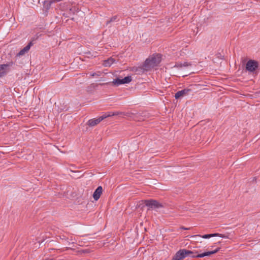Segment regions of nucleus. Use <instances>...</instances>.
Segmentation results:
<instances>
[{"label": "nucleus", "mask_w": 260, "mask_h": 260, "mask_svg": "<svg viewBox=\"0 0 260 260\" xmlns=\"http://www.w3.org/2000/svg\"><path fill=\"white\" fill-rule=\"evenodd\" d=\"M117 16H114L111 17L109 20L107 21V23H106L107 25H108L110 22L115 21L117 20Z\"/></svg>", "instance_id": "obj_16"}, {"label": "nucleus", "mask_w": 260, "mask_h": 260, "mask_svg": "<svg viewBox=\"0 0 260 260\" xmlns=\"http://www.w3.org/2000/svg\"><path fill=\"white\" fill-rule=\"evenodd\" d=\"M90 75L92 77H94V76H95L96 75H98L96 73H93V74H91Z\"/></svg>", "instance_id": "obj_19"}, {"label": "nucleus", "mask_w": 260, "mask_h": 260, "mask_svg": "<svg viewBox=\"0 0 260 260\" xmlns=\"http://www.w3.org/2000/svg\"><path fill=\"white\" fill-rule=\"evenodd\" d=\"M53 3V1L51 0H46L44 2L43 7L46 10H48L51 7V4Z\"/></svg>", "instance_id": "obj_13"}, {"label": "nucleus", "mask_w": 260, "mask_h": 260, "mask_svg": "<svg viewBox=\"0 0 260 260\" xmlns=\"http://www.w3.org/2000/svg\"><path fill=\"white\" fill-rule=\"evenodd\" d=\"M191 66V64L188 63L187 62H184L183 63H178L176 66L179 68L182 67H188V66Z\"/></svg>", "instance_id": "obj_14"}, {"label": "nucleus", "mask_w": 260, "mask_h": 260, "mask_svg": "<svg viewBox=\"0 0 260 260\" xmlns=\"http://www.w3.org/2000/svg\"><path fill=\"white\" fill-rule=\"evenodd\" d=\"M111 116H112L111 115V112H110L105 113L103 115L101 116V117L103 118V120H104L106 118L110 117Z\"/></svg>", "instance_id": "obj_15"}, {"label": "nucleus", "mask_w": 260, "mask_h": 260, "mask_svg": "<svg viewBox=\"0 0 260 260\" xmlns=\"http://www.w3.org/2000/svg\"><path fill=\"white\" fill-rule=\"evenodd\" d=\"M121 114H123L124 115H127V114H124V113H123V112H111V115L112 116H116V115H121Z\"/></svg>", "instance_id": "obj_17"}, {"label": "nucleus", "mask_w": 260, "mask_h": 260, "mask_svg": "<svg viewBox=\"0 0 260 260\" xmlns=\"http://www.w3.org/2000/svg\"><path fill=\"white\" fill-rule=\"evenodd\" d=\"M32 44V43L30 42L25 47H24L19 52L17 56H20L24 55L29 51Z\"/></svg>", "instance_id": "obj_9"}, {"label": "nucleus", "mask_w": 260, "mask_h": 260, "mask_svg": "<svg viewBox=\"0 0 260 260\" xmlns=\"http://www.w3.org/2000/svg\"><path fill=\"white\" fill-rule=\"evenodd\" d=\"M103 120V118L99 117L97 119H91L88 121L87 124L89 126H94Z\"/></svg>", "instance_id": "obj_11"}, {"label": "nucleus", "mask_w": 260, "mask_h": 260, "mask_svg": "<svg viewBox=\"0 0 260 260\" xmlns=\"http://www.w3.org/2000/svg\"><path fill=\"white\" fill-rule=\"evenodd\" d=\"M181 229L182 230H188L190 229V228H185L184 226H181Z\"/></svg>", "instance_id": "obj_18"}, {"label": "nucleus", "mask_w": 260, "mask_h": 260, "mask_svg": "<svg viewBox=\"0 0 260 260\" xmlns=\"http://www.w3.org/2000/svg\"><path fill=\"white\" fill-rule=\"evenodd\" d=\"M197 236H200L204 239H207V238H211V237H221L223 238L230 239V234L229 233H227L225 234L214 233V234L204 235L203 236H200V235L193 236V237H197Z\"/></svg>", "instance_id": "obj_5"}, {"label": "nucleus", "mask_w": 260, "mask_h": 260, "mask_svg": "<svg viewBox=\"0 0 260 260\" xmlns=\"http://www.w3.org/2000/svg\"><path fill=\"white\" fill-rule=\"evenodd\" d=\"M115 61V59L112 57H110L107 60L104 61L103 65L105 67H110Z\"/></svg>", "instance_id": "obj_12"}, {"label": "nucleus", "mask_w": 260, "mask_h": 260, "mask_svg": "<svg viewBox=\"0 0 260 260\" xmlns=\"http://www.w3.org/2000/svg\"><path fill=\"white\" fill-rule=\"evenodd\" d=\"M145 202L146 205L151 208L158 209L163 207L161 204L155 200H146Z\"/></svg>", "instance_id": "obj_6"}, {"label": "nucleus", "mask_w": 260, "mask_h": 260, "mask_svg": "<svg viewBox=\"0 0 260 260\" xmlns=\"http://www.w3.org/2000/svg\"><path fill=\"white\" fill-rule=\"evenodd\" d=\"M161 61V55H153L152 57L147 58L143 65V69L146 71L150 70L157 66Z\"/></svg>", "instance_id": "obj_2"}, {"label": "nucleus", "mask_w": 260, "mask_h": 260, "mask_svg": "<svg viewBox=\"0 0 260 260\" xmlns=\"http://www.w3.org/2000/svg\"><path fill=\"white\" fill-rule=\"evenodd\" d=\"M220 249L219 248L216 250L211 251L204 252L202 254L194 255V252L192 251L186 250L185 249H180L177 251L175 255L173 257L172 260H183V258L187 256L190 255L192 257H203L205 256H209L218 252Z\"/></svg>", "instance_id": "obj_1"}, {"label": "nucleus", "mask_w": 260, "mask_h": 260, "mask_svg": "<svg viewBox=\"0 0 260 260\" xmlns=\"http://www.w3.org/2000/svg\"><path fill=\"white\" fill-rule=\"evenodd\" d=\"M13 61L9 62L6 64H0V74L2 75L1 78L4 76L7 73V68L13 65Z\"/></svg>", "instance_id": "obj_7"}, {"label": "nucleus", "mask_w": 260, "mask_h": 260, "mask_svg": "<svg viewBox=\"0 0 260 260\" xmlns=\"http://www.w3.org/2000/svg\"><path fill=\"white\" fill-rule=\"evenodd\" d=\"M246 69L250 73L257 74L258 69V62L254 60H248L246 64Z\"/></svg>", "instance_id": "obj_3"}, {"label": "nucleus", "mask_w": 260, "mask_h": 260, "mask_svg": "<svg viewBox=\"0 0 260 260\" xmlns=\"http://www.w3.org/2000/svg\"><path fill=\"white\" fill-rule=\"evenodd\" d=\"M103 188L102 187L100 186H99L94 191L93 194V198L95 200L97 201L101 197V194L102 193Z\"/></svg>", "instance_id": "obj_10"}, {"label": "nucleus", "mask_w": 260, "mask_h": 260, "mask_svg": "<svg viewBox=\"0 0 260 260\" xmlns=\"http://www.w3.org/2000/svg\"><path fill=\"white\" fill-rule=\"evenodd\" d=\"M132 77L130 76L125 77L123 79L116 78L112 81V84L116 86L121 84L128 83L132 81Z\"/></svg>", "instance_id": "obj_4"}, {"label": "nucleus", "mask_w": 260, "mask_h": 260, "mask_svg": "<svg viewBox=\"0 0 260 260\" xmlns=\"http://www.w3.org/2000/svg\"><path fill=\"white\" fill-rule=\"evenodd\" d=\"M191 91L190 89H184L183 90L177 91L175 95V98L176 99H180L189 94Z\"/></svg>", "instance_id": "obj_8"}]
</instances>
